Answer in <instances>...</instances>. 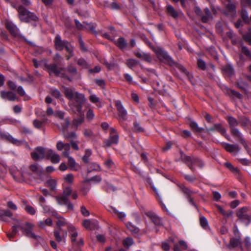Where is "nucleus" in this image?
<instances>
[{"mask_svg": "<svg viewBox=\"0 0 251 251\" xmlns=\"http://www.w3.org/2000/svg\"><path fill=\"white\" fill-rule=\"evenodd\" d=\"M47 158L50 159L53 163H58L60 160V155L51 149L47 150Z\"/></svg>", "mask_w": 251, "mask_h": 251, "instance_id": "f3484780", "label": "nucleus"}, {"mask_svg": "<svg viewBox=\"0 0 251 251\" xmlns=\"http://www.w3.org/2000/svg\"><path fill=\"white\" fill-rule=\"evenodd\" d=\"M68 230L74 246L80 247L83 245V239L78 236V233L75 227L72 225H68Z\"/></svg>", "mask_w": 251, "mask_h": 251, "instance_id": "423d86ee", "label": "nucleus"}, {"mask_svg": "<svg viewBox=\"0 0 251 251\" xmlns=\"http://www.w3.org/2000/svg\"><path fill=\"white\" fill-rule=\"evenodd\" d=\"M231 132L232 134L238 138L240 140V142L242 145L244 147L246 150H248V146L246 143L245 140L243 138L242 134L239 130L235 127L231 128Z\"/></svg>", "mask_w": 251, "mask_h": 251, "instance_id": "aec40b11", "label": "nucleus"}, {"mask_svg": "<svg viewBox=\"0 0 251 251\" xmlns=\"http://www.w3.org/2000/svg\"><path fill=\"white\" fill-rule=\"evenodd\" d=\"M228 123L231 128L234 127L238 124L237 121L233 117L230 116L227 118Z\"/></svg>", "mask_w": 251, "mask_h": 251, "instance_id": "58836bf2", "label": "nucleus"}, {"mask_svg": "<svg viewBox=\"0 0 251 251\" xmlns=\"http://www.w3.org/2000/svg\"><path fill=\"white\" fill-rule=\"evenodd\" d=\"M241 50L242 53L245 54L247 56L251 58V53H250V51L246 47L242 46L241 48Z\"/></svg>", "mask_w": 251, "mask_h": 251, "instance_id": "69168bd1", "label": "nucleus"}, {"mask_svg": "<svg viewBox=\"0 0 251 251\" xmlns=\"http://www.w3.org/2000/svg\"><path fill=\"white\" fill-rule=\"evenodd\" d=\"M7 206L8 208L13 211H16L18 209L16 204L11 201H9L7 202Z\"/></svg>", "mask_w": 251, "mask_h": 251, "instance_id": "864d4df0", "label": "nucleus"}, {"mask_svg": "<svg viewBox=\"0 0 251 251\" xmlns=\"http://www.w3.org/2000/svg\"><path fill=\"white\" fill-rule=\"evenodd\" d=\"M31 170L39 177H41L43 172V168L40 165L34 164L30 166Z\"/></svg>", "mask_w": 251, "mask_h": 251, "instance_id": "cd10ccee", "label": "nucleus"}, {"mask_svg": "<svg viewBox=\"0 0 251 251\" xmlns=\"http://www.w3.org/2000/svg\"><path fill=\"white\" fill-rule=\"evenodd\" d=\"M50 69L57 76L67 78L69 81L72 80V76L76 74L77 71L75 68L70 67L68 69H57V65L53 64L50 66Z\"/></svg>", "mask_w": 251, "mask_h": 251, "instance_id": "20e7f679", "label": "nucleus"}, {"mask_svg": "<svg viewBox=\"0 0 251 251\" xmlns=\"http://www.w3.org/2000/svg\"><path fill=\"white\" fill-rule=\"evenodd\" d=\"M56 224L57 226V227L56 228L57 229H60L64 226H67L68 227V225H71L68 223L66 219L62 217L56 221Z\"/></svg>", "mask_w": 251, "mask_h": 251, "instance_id": "c756f323", "label": "nucleus"}, {"mask_svg": "<svg viewBox=\"0 0 251 251\" xmlns=\"http://www.w3.org/2000/svg\"><path fill=\"white\" fill-rule=\"evenodd\" d=\"M135 55L138 58L146 61L147 62H151L152 60V58L150 55L148 53H146L142 51H136L135 52Z\"/></svg>", "mask_w": 251, "mask_h": 251, "instance_id": "bb28decb", "label": "nucleus"}, {"mask_svg": "<svg viewBox=\"0 0 251 251\" xmlns=\"http://www.w3.org/2000/svg\"><path fill=\"white\" fill-rule=\"evenodd\" d=\"M189 125L192 129L195 132L200 133L203 130V128L200 127L197 123L194 121H190Z\"/></svg>", "mask_w": 251, "mask_h": 251, "instance_id": "72a5a7b5", "label": "nucleus"}, {"mask_svg": "<svg viewBox=\"0 0 251 251\" xmlns=\"http://www.w3.org/2000/svg\"><path fill=\"white\" fill-rule=\"evenodd\" d=\"M208 132L216 130L220 132L222 135H225L226 133V129L220 124H214L212 127L207 129Z\"/></svg>", "mask_w": 251, "mask_h": 251, "instance_id": "b1692460", "label": "nucleus"}, {"mask_svg": "<svg viewBox=\"0 0 251 251\" xmlns=\"http://www.w3.org/2000/svg\"><path fill=\"white\" fill-rule=\"evenodd\" d=\"M13 214L10 210L7 209H0V218L5 221V218H9L13 226L12 230L11 233L7 234L8 237L11 240L18 232V228H20L23 233L27 237L36 240L38 241L42 239L41 236L36 235L33 232L34 225L29 223H22L20 221L12 217Z\"/></svg>", "mask_w": 251, "mask_h": 251, "instance_id": "f257e3e1", "label": "nucleus"}, {"mask_svg": "<svg viewBox=\"0 0 251 251\" xmlns=\"http://www.w3.org/2000/svg\"><path fill=\"white\" fill-rule=\"evenodd\" d=\"M48 149L41 147L36 148L35 151L31 153L32 158L35 160L43 159L45 156L47 157Z\"/></svg>", "mask_w": 251, "mask_h": 251, "instance_id": "ddd939ff", "label": "nucleus"}, {"mask_svg": "<svg viewBox=\"0 0 251 251\" xmlns=\"http://www.w3.org/2000/svg\"><path fill=\"white\" fill-rule=\"evenodd\" d=\"M195 11L196 14L199 16L203 23H207L212 19V16L208 8H205L203 11H202L199 7H196Z\"/></svg>", "mask_w": 251, "mask_h": 251, "instance_id": "1a4fd4ad", "label": "nucleus"}, {"mask_svg": "<svg viewBox=\"0 0 251 251\" xmlns=\"http://www.w3.org/2000/svg\"><path fill=\"white\" fill-rule=\"evenodd\" d=\"M53 234L55 239L58 243L61 244L65 243L67 235V232L65 230H63L62 228H60V229H55Z\"/></svg>", "mask_w": 251, "mask_h": 251, "instance_id": "f8f14e48", "label": "nucleus"}, {"mask_svg": "<svg viewBox=\"0 0 251 251\" xmlns=\"http://www.w3.org/2000/svg\"><path fill=\"white\" fill-rule=\"evenodd\" d=\"M183 191L184 193H185V194L188 195L187 199H188V201L189 202V203L191 204L196 206L195 202H194L193 199L190 196L191 191L189 189H188L187 188H184Z\"/></svg>", "mask_w": 251, "mask_h": 251, "instance_id": "a19ab883", "label": "nucleus"}, {"mask_svg": "<svg viewBox=\"0 0 251 251\" xmlns=\"http://www.w3.org/2000/svg\"><path fill=\"white\" fill-rule=\"evenodd\" d=\"M119 141V136L117 134L110 135L109 138L107 140H105L104 142V146L109 147L112 145H116Z\"/></svg>", "mask_w": 251, "mask_h": 251, "instance_id": "6ab92c4d", "label": "nucleus"}, {"mask_svg": "<svg viewBox=\"0 0 251 251\" xmlns=\"http://www.w3.org/2000/svg\"><path fill=\"white\" fill-rule=\"evenodd\" d=\"M114 43L121 49H125L127 45L126 41L123 37H120L117 41H114Z\"/></svg>", "mask_w": 251, "mask_h": 251, "instance_id": "2f4dec72", "label": "nucleus"}, {"mask_svg": "<svg viewBox=\"0 0 251 251\" xmlns=\"http://www.w3.org/2000/svg\"><path fill=\"white\" fill-rule=\"evenodd\" d=\"M223 70L225 73L229 75H231L233 74V69L232 66L230 65L224 67Z\"/></svg>", "mask_w": 251, "mask_h": 251, "instance_id": "de8ad7c7", "label": "nucleus"}, {"mask_svg": "<svg viewBox=\"0 0 251 251\" xmlns=\"http://www.w3.org/2000/svg\"><path fill=\"white\" fill-rule=\"evenodd\" d=\"M51 94L53 97L56 99H59L61 97V94L57 89H52L51 90Z\"/></svg>", "mask_w": 251, "mask_h": 251, "instance_id": "4d7b16f0", "label": "nucleus"}, {"mask_svg": "<svg viewBox=\"0 0 251 251\" xmlns=\"http://www.w3.org/2000/svg\"><path fill=\"white\" fill-rule=\"evenodd\" d=\"M89 100L92 103L96 104L99 108L102 106L100 99L96 95L92 94L89 97Z\"/></svg>", "mask_w": 251, "mask_h": 251, "instance_id": "7c9ffc66", "label": "nucleus"}, {"mask_svg": "<svg viewBox=\"0 0 251 251\" xmlns=\"http://www.w3.org/2000/svg\"><path fill=\"white\" fill-rule=\"evenodd\" d=\"M112 210L113 212L116 213L118 215L119 218L121 220H123L126 216V214L124 212H119L116 209L113 208H112Z\"/></svg>", "mask_w": 251, "mask_h": 251, "instance_id": "6e6d98bb", "label": "nucleus"}, {"mask_svg": "<svg viewBox=\"0 0 251 251\" xmlns=\"http://www.w3.org/2000/svg\"><path fill=\"white\" fill-rule=\"evenodd\" d=\"M244 38L250 44H251V28L249 32L244 35Z\"/></svg>", "mask_w": 251, "mask_h": 251, "instance_id": "338daca9", "label": "nucleus"}, {"mask_svg": "<svg viewBox=\"0 0 251 251\" xmlns=\"http://www.w3.org/2000/svg\"><path fill=\"white\" fill-rule=\"evenodd\" d=\"M221 144L222 147L227 151L234 155H236L240 151V149L237 145L229 144L225 142H222Z\"/></svg>", "mask_w": 251, "mask_h": 251, "instance_id": "dca6fc26", "label": "nucleus"}, {"mask_svg": "<svg viewBox=\"0 0 251 251\" xmlns=\"http://www.w3.org/2000/svg\"><path fill=\"white\" fill-rule=\"evenodd\" d=\"M133 130L135 132H142L144 131V129L140 126L137 122L134 123Z\"/></svg>", "mask_w": 251, "mask_h": 251, "instance_id": "3c124183", "label": "nucleus"}, {"mask_svg": "<svg viewBox=\"0 0 251 251\" xmlns=\"http://www.w3.org/2000/svg\"><path fill=\"white\" fill-rule=\"evenodd\" d=\"M68 158V165L71 168L75 170L76 169H75V159L69 155V157H67Z\"/></svg>", "mask_w": 251, "mask_h": 251, "instance_id": "5fc2aeb1", "label": "nucleus"}, {"mask_svg": "<svg viewBox=\"0 0 251 251\" xmlns=\"http://www.w3.org/2000/svg\"><path fill=\"white\" fill-rule=\"evenodd\" d=\"M241 15L243 20L247 23L249 21V18L247 12L245 10H243L241 12Z\"/></svg>", "mask_w": 251, "mask_h": 251, "instance_id": "0e129e2a", "label": "nucleus"}, {"mask_svg": "<svg viewBox=\"0 0 251 251\" xmlns=\"http://www.w3.org/2000/svg\"><path fill=\"white\" fill-rule=\"evenodd\" d=\"M27 13L28 15V22L30 20L36 21L38 19V17L34 13L28 11Z\"/></svg>", "mask_w": 251, "mask_h": 251, "instance_id": "052dcab7", "label": "nucleus"}, {"mask_svg": "<svg viewBox=\"0 0 251 251\" xmlns=\"http://www.w3.org/2000/svg\"><path fill=\"white\" fill-rule=\"evenodd\" d=\"M181 159L187 164L189 167L193 171L195 169V167L202 168L204 165V163L202 160L198 158H191L185 155L182 154Z\"/></svg>", "mask_w": 251, "mask_h": 251, "instance_id": "0eeeda50", "label": "nucleus"}, {"mask_svg": "<svg viewBox=\"0 0 251 251\" xmlns=\"http://www.w3.org/2000/svg\"><path fill=\"white\" fill-rule=\"evenodd\" d=\"M11 6L16 8L19 13V17L22 22L27 23L28 22V11L23 5H19L17 6L16 4L12 3L11 1L9 2Z\"/></svg>", "mask_w": 251, "mask_h": 251, "instance_id": "9d476101", "label": "nucleus"}, {"mask_svg": "<svg viewBox=\"0 0 251 251\" xmlns=\"http://www.w3.org/2000/svg\"><path fill=\"white\" fill-rule=\"evenodd\" d=\"M197 64H198V67L200 69L203 70H204L206 69L205 63L202 59H199L198 60Z\"/></svg>", "mask_w": 251, "mask_h": 251, "instance_id": "bf43d9fd", "label": "nucleus"}, {"mask_svg": "<svg viewBox=\"0 0 251 251\" xmlns=\"http://www.w3.org/2000/svg\"><path fill=\"white\" fill-rule=\"evenodd\" d=\"M200 224L201 226L204 229H207L208 227L207 220L204 217H201Z\"/></svg>", "mask_w": 251, "mask_h": 251, "instance_id": "8fccbe9b", "label": "nucleus"}, {"mask_svg": "<svg viewBox=\"0 0 251 251\" xmlns=\"http://www.w3.org/2000/svg\"><path fill=\"white\" fill-rule=\"evenodd\" d=\"M55 48L58 50H62L65 48L67 51L72 53L73 51L72 46L67 41L62 40L60 36L57 35L56 36L54 40Z\"/></svg>", "mask_w": 251, "mask_h": 251, "instance_id": "6e6552de", "label": "nucleus"}, {"mask_svg": "<svg viewBox=\"0 0 251 251\" xmlns=\"http://www.w3.org/2000/svg\"><path fill=\"white\" fill-rule=\"evenodd\" d=\"M104 164L106 167L108 168V169H112L115 167L114 163L112 160L110 159L106 160L105 161Z\"/></svg>", "mask_w": 251, "mask_h": 251, "instance_id": "13d9d810", "label": "nucleus"}, {"mask_svg": "<svg viewBox=\"0 0 251 251\" xmlns=\"http://www.w3.org/2000/svg\"><path fill=\"white\" fill-rule=\"evenodd\" d=\"M146 214L151 220L152 222L156 226L161 225L160 219L153 212L148 211L146 213Z\"/></svg>", "mask_w": 251, "mask_h": 251, "instance_id": "a878e982", "label": "nucleus"}, {"mask_svg": "<svg viewBox=\"0 0 251 251\" xmlns=\"http://www.w3.org/2000/svg\"><path fill=\"white\" fill-rule=\"evenodd\" d=\"M126 226L133 234H136L139 232V229L133 225L131 223H127L126 224Z\"/></svg>", "mask_w": 251, "mask_h": 251, "instance_id": "473e14b6", "label": "nucleus"}, {"mask_svg": "<svg viewBox=\"0 0 251 251\" xmlns=\"http://www.w3.org/2000/svg\"><path fill=\"white\" fill-rule=\"evenodd\" d=\"M24 208L29 214L34 215L35 214L36 211L35 209L30 205L25 204Z\"/></svg>", "mask_w": 251, "mask_h": 251, "instance_id": "79ce46f5", "label": "nucleus"}, {"mask_svg": "<svg viewBox=\"0 0 251 251\" xmlns=\"http://www.w3.org/2000/svg\"><path fill=\"white\" fill-rule=\"evenodd\" d=\"M247 211L248 208L243 207L238 209L237 211V217L247 226L249 225L251 221V218L247 213Z\"/></svg>", "mask_w": 251, "mask_h": 251, "instance_id": "9b49d317", "label": "nucleus"}, {"mask_svg": "<svg viewBox=\"0 0 251 251\" xmlns=\"http://www.w3.org/2000/svg\"><path fill=\"white\" fill-rule=\"evenodd\" d=\"M74 176L72 174H68L64 177L65 182L68 184H72L74 181Z\"/></svg>", "mask_w": 251, "mask_h": 251, "instance_id": "09e8293b", "label": "nucleus"}, {"mask_svg": "<svg viewBox=\"0 0 251 251\" xmlns=\"http://www.w3.org/2000/svg\"><path fill=\"white\" fill-rule=\"evenodd\" d=\"M52 224V222L50 218L46 219L45 221H41L38 223V225L41 228H44L46 226H51Z\"/></svg>", "mask_w": 251, "mask_h": 251, "instance_id": "c9c22d12", "label": "nucleus"}, {"mask_svg": "<svg viewBox=\"0 0 251 251\" xmlns=\"http://www.w3.org/2000/svg\"><path fill=\"white\" fill-rule=\"evenodd\" d=\"M33 124L35 127L39 129L42 127L43 122H41L38 120H35L33 121Z\"/></svg>", "mask_w": 251, "mask_h": 251, "instance_id": "e2e57ef3", "label": "nucleus"}, {"mask_svg": "<svg viewBox=\"0 0 251 251\" xmlns=\"http://www.w3.org/2000/svg\"><path fill=\"white\" fill-rule=\"evenodd\" d=\"M123 245L125 248H128L133 243V240L130 237L126 238L123 242Z\"/></svg>", "mask_w": 251, "mask_h": 251, "instance_id": "a18cd8bd", "label": "nucleus"}, {"mask_svg": "<svg viewBox=\"0 0 251 251\" xmlns=\"http://www.w3.org/2000/svg\"><path fill=\"white\" fill-rule=\"evenodd\" d=\"M167 12L168 15L172 16L174 18L176 19L177 18L180 14V11L176 10L170 4H168L166 6Z\"/></svg>", "mask_w": 251, "mask_h": 251, "instance_id": "393cba45", "label": "nucleus"}, {"mask_svg": "<svg viewBox=\"0 0 251 251\" xmlns=\"http://www.w3.org/2000/svg\"><path fill=\"white\" fill-rule=\"evenodd\" d=\"M47 184L51 190H54L56 189V182L54 179H49L47 181Z\"/></svg>", "mask_w": 251, "mask_h": 251, "instance_id": "ea45409f", "label": "nucleus"}, {"mask_svg": "<svg viewBox=\"0 0 251 251\" xmlns=\"http://www.w3.org/2000/svg\"><path fill=\"white\" fill-rule=\"evenodd\" d=\"M227 3L226 4V8L230 12H234L235 10V5L232 2V0H226Z\"/></svg>", "mask_w": 251, "mask_h": 251, "instance_id": "c03bdc74", "label": "nucleus"}, {"mask_svg": "<svg viewBox=\"0 0 251 251\" xmlns=\"http://www.w3.org/2000/svg\"><path fill=\"white\" fill-rule=\"evenodd\" d=\"M241 243V239L239 237L232 238L230 239V243L227 245L229 249L236 247L239 246Z\"/></svg>", "mask_w": 251, "mask_h": 251, "instance_id": "c85d7f7f", "label": "nucleus"}, {"mask_svg": "<svg viewBox=\"0 0 251 251\" xmlns=\"http://www.w3.org/2000/svg\"><path fill=\"white\" fill-rule=\"evenodd\" d=\"M72 190L70 187H66L63 190V194L62 196L56 197V200L59 204L65 205L69 210H73L74 206L69 201V196L72 193Z\"/></svg>", "mask_w": 251, "mask_h": 251, "instance_id": "39448f33", "label": "nucleus"}, {"mask_svg": "<svg viewBox=\"0 0 251 251\" xmlns=\"http://www.w3.org/2000/svg\"><path fill=\"white\" fill-rule=\"evenodd\" d=\"M64 92L66 98L70 100L69 105L72 110L81 115L82 105L86 100L84 95L69 87H64Z\"/></svg>", "mask_w": 251, "mask_h": 251, "instance_id": "f03ea898", "label": "nucleus"}, {"mask_svg": "<svg viewBox=\"0 0 251 251\" xmlns=\"http://www.w3.org/2000/svg\"><path fill=\"white\" fill-rule=\"evenodd\" d=\"M63 149L64 151L62 152L63 156L65 157H69L70 150V144L68 143L65 144Z\"/></svg>", "mask_w": 251, "mask_h": 251, "instance_id": "37998d69", "label": "nucleus"}, {"mask_svg": "<svg viewBox=\"0 0 251 251\" xmlns=\"http://www.w3.org/2000/svg\"><path fill=\"white\" fill-rule=\"evenodd\" d=\"M10 171L13 178L16 181L18 182H22L24 180L25 178V174L22 171L15 168L11 169Z\"/></svg>", "mask_w": 251, "mask_h": 251, "instance_id": "a211bd4d", "label": "nucleus"}, {"mask_svg": "<svg viewBox=\"0 0 251 251\" xmlns=\"http://www.w3.org/2000/svg\"><path fill=\"white\" fill-rule=\"evenodd\" d=\"M84 122V117H80L79 118L75 119L73 122V127L77 128V127L81 125Z\"/></svg>", "mask_w": 251, "mask_h": 251, "instance_id": "e433bc0d", "label": "nucleus"}, {"mask_svg": "<svg viewBox=\"0 0 251 251\" xmlns=\"http://www.w3.org/2000/svg\"><path fill=\"white\" fill-rule=\"evenodd\" d=\"M216 206L219 211V212L222 214L223 216L226 217H230L232 214V212L230 210L228 211H226L220 205H216Z\"/></svg>", "mask_w": 251, "mask_h": 251, "instance_id": "f704fd0d", "label": "nucleus"}, {"mask_svg": "<svg viewBox=\"0 0 251 251\" xmlns=\"http://www.w3.org/2000/svg\"><path fill=\"white\" fill-rule=\"evenodd\" d=\"M92 150L90 149H86L85 151V154L82 157L83 161L85 163H88L89 161V157L92 155Z\"/></svg>", "mask_w": 251, "mask_h": 251, "instance_id": "4c0bfd02", "label": "nucleus"}, {"mask_svg": "<svg viewBox=\"0 0 251 251\" xmlns=\"http://www.w3.org/2000/svg\"><path fill=\"white\" fill-rule=\"evenodd\" d=\"M1 97L3 99H7L10 101H14L17 100L16 95L11 91H1L0 92Z\"/></svg>", "mask_w": 251, "mask_h": 251, "instance_id": "4be33fe9", "label": "nucleus"}, {"mask_svg": "<svg viewBox=\"0 0 251 251\" xmlns=\"http://www.w3.org/2000/svg\"><path fill=\"white\" fill-rule=\"evenodd\" d=\"M115 104L116 108L119 112L120 120L122 121L126 120L127 118V111L123 105L121 101H116Z\"/></svg>", "mask_w": 251, "mask_h": 251, "instance_id": "2eb2a0df", "label": "nucleus"}, {"mask_svg": "<svg viewBox=\"0 0 251 251\" xmlns=\"http://www.w3.org/2000/svg\"><path fill=\"white\" fill-rule=\"evenodd\" d=\"M95 114L91 109H89L86 113V118L88 120L91 121L94 118Z\"/></svg>", "mask_w": 251, "mask_h": 251, "instance_id": "680f3d73", "label": "nucleus"}, {"mask_svg": "<svg viewBox=\"0 0 251 251\" xmlns=\"http://www.w3.org/2000/svg\"><path fill=\"white\" fill-rule=\"evenodd\" d=\"M138 63V62L134 59H128L126 61V64L129 68L136 66Z\"/></svg>", "mask_w": 251, "mask_h": 251, "instance_id": "603ef678", "label": "nucleus"}, {"mask_svg": "<svg viewBox=\"0 0 251 251\" xmlns=\"http://www.w3.org/2000/svg\"><path fill=\"white\" fill-rule=\"evenodd\" d=\"M149 46L155 51L160 60L172 67H176L189 77V73L185 68L183 66L176 63L166 51L160 48H155L151 43L149 44Z\"/></svg>", "mask_w": 251, "mask_h": 251, "instance_id": "7ed1b4c3", "label": "nucleus"}, {"mask_svg": "<svg viewBox=\"0 0 251 251\" xmlns=\"http://www.w3.org/2000/svg\"><path fill=\"white\" fill-rule=\"evenodd\" d=\"M0 138L3 140H5L14 145L17 146L21 145L23 141L19 140L14 138L8 132H3L0 130Z\"/></svg>", "mask_w": 251, "mask_h": 251, "instance_id": "4468645a", "label": "nucleus"}, {"mask_svg": "<svg viewBox=\"0 0 251 251\" xmlns=\"http://www.w3.org/2000/svg\"><path fill=\"white\" fill-rule=\"evenodd\" d=\"M98 225V222L96 220H90L86 219L83 222V226L87 229L91 230L96 227Z\"/></svg>", "mask_w": 251, "mask_h": 251, "instance_id": "5701e85b", "label": "nucleus"}, {"mask_svg": "<svg viewBox=\"0 0 251 251\" xmlns=\"http://www.w3.org/2000/svg\"><path fill=\"white\" fill-rule=\"evenodd\" d=\"M77 64L83 68H86L87 67V62L83 58L79 59L77 61Z\"/></svg>", "mask_w": 251, "mask_h": 251, "instance_id": "774afa93", "label": "nucleus"}, {"mask_svg": "<svg viewBox=\"0 0 251 251\" xmlns=\"http://www.w3.org/2000/svg\"><path fill=\"white\" fill-rule=\"evenodd\" d=\"M101 180V178L99 176H96L92 177H91L90 179H88L84 181V183L88 182L89 181H93L95 183H97L98 182H100Z\"/></svg>", "mask_w": 251, "mask_h": 251, "instance_id": "49530a36", "label": "nucleus"}, {"mask_svg": "<svg viewBox=\"0 0 251 251\" xmlns=\"http://www.w3.org/2000/svg\"><path fill=\"white\" fill-rule=\"evenodd\" d=\"M5 25L7 29L13 36H17L19 35V29L12 22L7 21Z\"/></svg>", "mask_w": 251, "mask_h": 251, "instance_id": "412c9836", "label": "nucleus"}]
</instances>
